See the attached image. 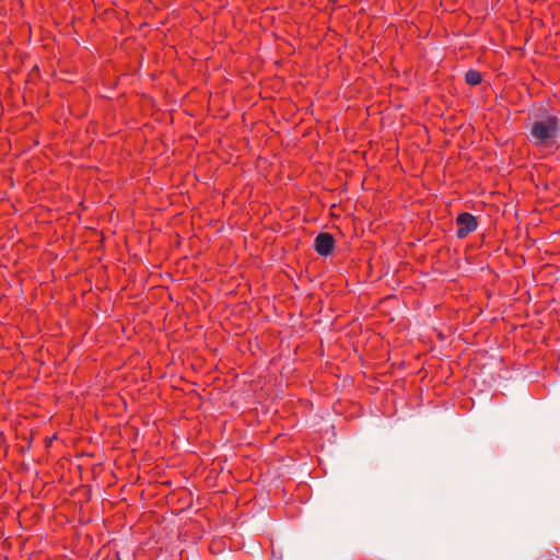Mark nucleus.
Segmentation results:
<instances>
[{
    "mask_svg": "<svg viewBox=\"0 0 560 560\" xmlns=\"http://www.w3.org/2000/svg\"><path fill=\"white\" fill-rule=\"evenodd\" d=\"M559 124L560 120L557 115L545 110L541 118L535 120L530 128V136L535 140V144L544 147L553 144L560 131Z\"/></svg>",
    "mask_w": 560,
    "mask_h": 560,
    "instance_id": "f257e3e1",
    "label": "nucleus"
},
{
    "mask_svg": "<svg viewBox=\"0 0 560 560\" xmlns=\"http://www.w3.org/2000/svg\"><path fill=\"white\" fill-rule=\"evenodd\" d=\"M456 236L465 238L469 233L474 232L478 226V221L475 215L469 212H462L456 217Z\"/></svg>",
    "mask_w": 560,
    "mask_h": 560,
    "instance_id": "f03ea898",
    "label": "nucleus"
},
{
    "mask_svg": "<svg viewBox=\"0 0 560 560\" xmlns=\"http://www.w3.org/2000/svg\"><path fill=\"white\" fill-rule=\"evenodd\" d=\"M336 246V240L329 232H320L314 241L315 252L322 256L327 257L332 254Z\"/></svg>",
    "mask_w": 560,
    "mask_h": 560,
    "instance_id": "7ed1b4c3",
    "label": "nucleus"
},
{
    "mask_svg": "<svg viewBox=\"0 0 560 560\" xmlns=\"http://www.w3.org/2000/svg\"><path fill=\"white\" fill-rule=\"evenodd\" d=\"M465 82L470 86H476L482 82V73L475 69H469L465 73Z\"/></svg>",
    "mask_w": 560,
    "mask_h": 560,
    "instance_id": "20e7f679",
    "label": "nucleus"
},
{
    "mask_svg": "<svg viewBox=\"0 0 560 560\" xmlns=\"http://www.w3.org/2000/svg\"><path fill=\"white\" fill-rule=\"evenodd\" d=\"M57 439V434H54L52 436H47L44 441L45 447H50L52 444V441Z\"/></svg>",
    "mask_w": 560,
    "mask_h": 560,
    "instance_id": "39448f33",
    "label": "nucleus"
}]
</instances>
